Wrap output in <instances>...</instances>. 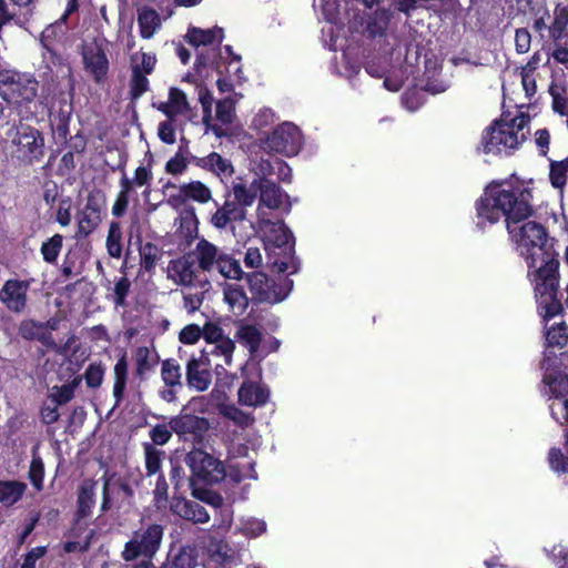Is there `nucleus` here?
Wrapping results in <instances>:
<instances>
[{"instance_id": "nucleus-48", "label": "nucleus", "mask_w": 568, "mask_h": 568, "mask_svg": "<svg viewBox=\"0 0 568 568\" xmlns=\"http://www.w3.org/2000/svg\"><path fill=\"white\" fill-rule=\"evenodd\" d=\"M156 64V57L153 53L136 52L131 57V70L138 69L139 72L152 73Z\"/></svg>"}, {"instance_id": "nucleus-26", "label": "nucleus", "mask_w": 568, "mask_h": 568, "mask_svg": "<svg viewBox=\"0 0 568 568\" xmlns=\"http://www.w3.org/2000/svg\"><path fill=\"white\" fill-rule=\"evenodd\" d=\"M159 110L171 120H174L178 115L186 114L190 110L186 94L180 89L171 88L168 102L162 103Z\"/></svg>"}, {"instance_id": "nucleus-19", "label": "nucleus", "mask_w": 568, "mask_h": 568, "mask_svg": "<svg viewBox=\"0 0 568 568\" xmlns=\"http://www.w3.org/2000/svg\"><path fill=\"white\" fill-rule=\"evenodd\" d=\"M19 334L28 341H38L47 347H55L49 326L33 320H24L19 325Z\"/></svg>"}, {"instance_id": "nucleus-41", "label": "nucleus", "mask_w": 568, "mask_h": 568, "mask_svg": "<svg viewBox=\"0 0 568 568\" xmlns=\"http://www.w3.org/2000/svg\"><path fill=\"white\" fill-rule=\"evenodd\" d=\"M63 244V236L54 234L52 237L42 243L40 252L47 263L53 264L60 254Z\"/></svg>"}, {"instance_id": "nucleus-9", "label": "nucleus", "mask_w": 568, "mask_h": 568, "mask_svg": "<svg viewBox=\"0 0 568 568\" xmlns=\"http://www.w3.org/2000/svg\"><path fill=\"white\" fill-rule=\"evenodd\" d=\"M255 227L261 234L266 250L280 248L290 255L294 247V239L284 222L277 217L256 220Z\"/></svg>"}, {"instance_id": "nucleus-17", "label": "nucleus", "mask_w": 568, "mask_h": 568, "mask_svg": "<svg viewBox=\"0 0 568 568\" xmlns=\"http://www.w3.org/2000/svg\"><path fill=\"white\" fill-rule=\"evenodd\" d=\"M247 210L235 199L225 201L211 217V223L215 229L223 230L229 223L242 222L246 220Z\"/></svg>"}, {"instance_id": "nucleus-57", "label": "nucleus", "mask_w": 568, "mask_h": 568, "mask_svg": "<svg viewBox=\"0 0 568 568\" xmlns=\"http://www.w3.org/2000/svg\"><path fill=\"white\" fill-rule=\"evenodd\" d=\"M223 415L241 427L251 426L254 422V418L250 414L242 412L235 406L225 407Z\"/></svg>"}, {"instance_id": "nucleus-37", "label": "nucleus", "mask_w": 568, "mask_h": 568, "mask_svg": "<svg viewBox=\"0 0 568 568\" xmlns=\"http://www.w3.org/2000/svg\"><path fill=\"white\" fill-rule=\"evenodd\" d=\"M80 382L81 379L77 377L68 384H63L61 386H53L51 388L49 398L57 405H63L69 403L73 398L74 392L80 385Z\"/></svg>"}, {"instance_id": "nucleus-31", "label": "nucleus", "mask_w": 568, "mask_h": 568, "mask_svg": "<svg viewBox=\"0 0 568 568\" xmlns=\"http://www.w3.org/2000/svg\"><path fill=\"white\" fill-rule=\"evenodd\" d=\"M27 490V484L19 480H0V504L12 506Z\"/></svg>"}, {"instance_id": "nucleus-16", "label": "nucleus", "mask_w": 568, "mask_h": 568, "mask_svg": "<svg viewBox=\"0 0 568 568\" xmlns=\"http://www.w3.org/2000/svg\"><path fill=\"white\" fill-rule=\"evenodd\" d=\"M246 282L253 297L258 302L277 303L283 300L278 296L271 280L262 272H252L246 275Z\"/></svg>"}, {"instance_id": "nucleus-15", "label": "nucleus", "mask_w": 568, "mask_h": 568, "mask_svg": "<svg viewBox=\"0 0 568 568\" xmlns=\"http://www.w3.org/2000/svg\"><path fill=\"white\" fill-rule=\"evenodd\" d=\"M212 199L211 190L200 181L183 183L178 187L175 194H171L169 203L172 205H181L192 200L199 203H207Z\"/></svg>"}, {"instance_id": "nucleus-23", "label": "nucleus", "mask_w": 568, "mask_h": 568, "mask_svg": "<svg viewBox=\"0 0 568 568\" xmlns=\"http://www.w3.org/2000/svg\"><path fill=\"white\" fill-rule=\"evenodd\" d=\"M260 176L254 178L251 182L240 180L232 185L234 199L246 210L258 201Z\"/></svg>"}, {"instance_id": "nucleus-4", "label": "nucleus", "mask_w": 568, "mask_h": 568, "mask_svg": "<svg viewBox=\"0 0 568 568\" xmlns=\"http://www.w3.org/2000/svg\"><path fill=\"white\" fill-rule=\"evenodd\" d=\"M12 160L22 165L38 163L44 156V138L36 128L19 123L10 124L3 139Z\"/></svg>"}, {"instance_id": "nucleus-1", "label": "nucleus", "mask_w": 568, "mask_h": 568, "mask_svg": "<svg viewBox=\"0 0 568 568\" xmlns=\"http://www.w3.org/2000/svg\"><path fill=\"white\" fill-rule=\"evenodd\" d=\"M531 192L525 187L491 184L477 201V226L485 229L501 217L507 231L526 260L532 278L536 298L544 317L549 320L562 308L557 300L559 261L545 227L535 221H527L532 213Z\"/></svg>"}, {"instance_id": "nucleus-12", "label": "nucleus", "mask_w": 568, "mask_h": 568, "mask_svg": "<svg viewBox=\"0 0 568 568\" xmlns=\"http://www.w3.org/2000/svg\"><path fill=\"white\" fill-rule=\"evenodd\" d=\"M81 57L85 73L95 83H103L108 79L110 70V61L103 43L98 40L84 43Z\"/></svg>"}, {"instance_id": "nucleus-38", "label": "nucleus", "mask_w": 568, "mask_h": 568, "mask_svg": "<svg viewBox=\"0 0 568 568\" xmlns=\"http://www.w3.org/2000/svg\"><path fill=\"white\" fill-rule=\"evenodd\" d=\"M236 337L248 348L250 353H255L260 346L262 334L253 325H242L236 332Z\"/></svg>"}, {"instance_id": "nucleus-51", "label": "nucleus", "mask_w": 568, "mask_h": 568, "mask_svg": "<svg viewBox=\"0 0 568 568\" xmlns=\"http://www.w3.org/2000/svg\"><path fill=\"white\" fill-rule=\"evenodd\" d=\"M29 479L37 490L43 487L44 464L39 455L33 453L32 460L28 471Z\"/></svg>"}, {"instance_id": "nucleus-14", "label": "nucleus", "mask_w": 568, "mask_h": 568, "mask_svg": "<svg viewBox=\"0 0 568 568\" xmlns=\"http://www.w3.org/2000/svg\"><path fill=\"white\" fill-rule=\"evenodd\" d=\"M29 282L8 280L0 290V302L13 313H22L27 306Z\"/></svg>"}, {"instance_id": "nucleus-45", "label": "nucleus", "mask_w": 568, "mask_h": 568, "mask_svg": "<svg viewBox=\"0 0 568 568\" xmlns=\"http://www.w3.org/2000/svg\"><path fill=\"white\" fill-rule=\"evenodd\" d=\"M265 530V521L253 517L242 518L240 520V526L236 528V531L250 538H256L264 534Z\"/></svg>"}, {"instance_id": "nucleus-24", "label": "nucleus", "mask_w": 568, "mask_h": 568, "mask_svg": "<svg viewBox=\"0 0 568 568\" xmlns=\"http://www.w3.org/2000/svg\"><path fill=\"white\" fill-rule=\"evenodd\" d=\"M173 509L181 518L195 524H205L210 520V515L206 509L194 500H178L173 505Z\"/></svg>"}, {"instance_id": "nucleus-10", "label": "nucleus", "mask_w": 568, "mask_h": 568, "mask_svg": "<svg viewBox=\"0 0 568 568\" xmlns=\"http://www.w3.org/2000/svg\"><path fill=\"white\" fill-rule=\"evenodd\" d=\"M185 463L190 467L193 477L206 484H216L224 479L225 468L219 459L201 449L191 450Z\"/></svg>"}, {"instance_id": "nucleus-27", "label": "nucleus", "mask_w": 568, "mask_h": 568, "mask_svg": "<svg viewBox=\"0 0 568 568\" xmlns=\"http://www.w3.org/2000/svg\"><path fill=\"white\" fill-rule=\"evenodd\" d=\"M224 38L223 29L214 27L211 29L190 28L186 39L194 47L220 44Z\"/></svg>"}, {"instance_id": "nucleus-29", "label": "nucleus", "mask_w": 568, "mask_h": 568, "mask_svg": "<svg viewBox=\"0 0 568 568\" xmlns=\"http://www.w3.org/2000/svg\"><path fill=\"white\" fill-rule=\"evenodd\" d=\"M138 24L140 36L143 39H151L161 28V18L156 10L143 7L138 10Z\"/></svg>"}, {"instance_id": "nucleus-7", "label": "nucleus", "mask_w": 568, "mask_h": 568, "mask_svg": "<svg viewBox=\"0 0 568 568\" xmlns=\"http://www.w3.org/2000/svg\"><path fill=\"white\" fill-rule=\"evenodd\" d=\"M290 212L288 194L274 181L260 176L258 202L255 211L256 220L275 217L274 212Z\"/></svg>"}, {"instance_id": "nucleus-43", "label": "nucleus", "mask_w": 568, "mask_h": 568, "mask_svg": "<svg viewBox=\"0 0 568 568\" xmlns=\"http://www.w3.org/2000/svg\"><path fill=\"white\" fill-rule=\"evenodd\" d=\"M122 232L119 223L112 222L109 226L106 237V250L111 257L119 258L122 254L121 245Z\"/></svg>"}, {"instance_id": "nucleus-18", "label": "nucleus", "mask_w": 568, "mask_h": 568, "mask_svg": "<svg viewBox=\"0 0 568 568\" xmlns=\"http://www.w3.org/2000/svg\"><path fill=\"white\" fill-rule=\"evenodd\" d=\"M187 385L197 390L204 392L211 384V373L203 359L191 358L186 365Z\"/></svg>"}, {"instance_id": "nucleus-2", "label": "nucleus", "mask_w": 568, "mask_h": 568, "mask_svg": "<svg viewBox=\"0 0 568 568\" xmlns=\"http://www.w3.org/2000/svg\"><path fill=\"white\" fill-rule=\"evenodd\" d=\"M529 116L521 113L509 121H495L481 134L478 150L485 154H509L527 138Z\"/></svg>"}, {"instance_id": "nucleus-61", "label": "nucleus", "mask_w": 568, "mask_h": 568, "mask_svg": "<svg viewBox=\"0 0 568 568\" xmlns=\"http://www.w3.org/2000/svg\"><path fill=\"white\" fill-rule=\"evenodd\" d=\"M84 378L89 387H99L103 379V369L99 365L91 364L84 373Z\"/></svg>"}, {"instance_id": "nucleus-47", "label": "nucleus", "mask_w": 568, "mask_h": 568, "mask_svg": "<svg viewBox=\"0 0 568 568\" xmlns=\"http://www.w3.org/2000/svg\"><path fill=\"white\" fill-rule=\"evenodd\" d=\"M235 116V101L231 98H225L216 102L215 118L222 124H230Z\"/></svg>"}, {"instance_id": "nucleus-54", "label": "nucleus", "mask_w": 568, "mask_h": 568, "mask_svg": "<svg viewBox=\"0 0 568 568\" xmlns=\"http://www.w3.org/2000/svg\"><path fill=\"white\" fill-rule=\"evenodd\" d=\"M196 566V558L189 550H181L171 560L165 562L162 568H194Z\"/></svg>"}, {"instance_id": "nucleus-13", "label": "nucleus", "mask_w": 568, "mask_h": 568, "mask_svg": "<svg viewBox=\"0 0 568 568\" xmlns=\"http://www.w3.org/2000/svg\"><path fill=\"white\" fill-rule=\"evenodd\" d=\"M171 429L184 439L199 440L209 429V422L192 414H180L170 419Z\"/></svg>"}, {"instance_id": "nucleus-11", "label": "nucleus", "mask_w": 568, "mask_h": 568, "mask_svg": "<svg viewBox=\"0 0 568 568\" xmlns=\"http://www.w3.org/2000/svg\"><path fill=\"white\" fill-rule=\"evenodd\" d=\"M301 146V131L291 122H284L278 125L264 141L265 150L282 153L286 156L297 154Z\"/></svg>"}, {"instance_id": "nucleus-53", "label": "nucleus", "mask_w": 568, "mask_h": 568, "mask_svg": "<svg viewBox=\"0 0 568 568\" xmlns=\"http://www.w3.org/2000/svg\"><path fill=\"white\" fill-rule=\"evenodd\" d=\"M199 100L203 108V124L206 126V131L212 130L216 135H220V129L211 123L212 94L206 90H201Z\"/></svg>"}, {"instance_id": "nucleus-28", "label": "nucleus", "mask_w": 568, "mask_h": 568, "mask_svg": "<svg viewBox=\"0 0 568 568\" xmlns=\"http://www.w3.org/2000/svg\"><path fill=\"white\" fill-rule=\"evenodd\" d=\"M544 395L552 402H561L568 398V377L561 374H546L544 377Z\"/></svg>"}, {"instance_id": "nucleus-21", "label": "nucleus", "mask_w": 568, "mask_h": 568, "mask_svg": "<svg viewBox=\"0 0 568 568\" xmlns=\"http://www.w3.org/2000/svg\"><path fill=\"white\" fill-rule=\"evenodd\" d=\"M194 163L196 166L210 171L221 179L229 178L234 172L231 161L222 158L216 152H212L203 158H195Z\"/></svg>"}, {"instance_id": "nucleus-8", "label": "nucleus", "mask_w": 568, "mask_h": 568, "mask_svg": "<svg viewBox=\"0 0 568 568\" xmlns=\"http://www.w3.org/2000/svg\"><path fill=\"white\" fill-rule=\"evenodd\" d=\"M166 276L176 285L199 287L202 291L211 287L210 280L201 274L194 260L189 255L171 260L166 267Z\"/></svg>"}, {"instance_id": "nucleus-3", "label": "nucleus", "mask_w": 568, "mask_h": 568, "mask_svg": "<svg viewBox=\"0 0 568 568\" xmlns=\"http://www.w3.org/2000/svg\"><path fill=\"white\" fill-rule=\"evenodd\" d=\"M189 257L209 280L216 274L229 280H241L244 275L240 262L232 254L204 237L196 241Z\"/></svg>"}, {"instance_id": "nucleus-56", "label": "nucleus", "mask_w": 568, "mask_h": 568, "mask_svg": "<svg viewBox=\"0 0 568 568\" xmlns=\"http://www.w3.org/2000/svg\"><path fill=\"white\" fill-rule=\"evenodd\" d=\"M172 432L173 429H171V425H165V424H158L155 426H153L151 429H150V438L152 439V445H159V446H163L165 445L172 437Z\"/></svg>"}, {"instance_id": "nucleus-40", "label": "nucleus", "mask_w": 568, "mask_h": 568, "mask_svg": "<svg viewBox=\"0 0 568 568\" xmlns=\"http://www.w3.org/2000/svg\"><path fill=\"white\" fill-rule=\"evenodd\" d=\"M207 551L212 558L222 562L233 559L235 555V550L226 541L216 538L210 540Z\"/></svg>"}, {"instance_id": "nucleus-5", "label": "nucleus", "mask_w": 568, "mask_h": 568, "mask_svg": "<svg viewBox=\"0 0 568 568\" xmlns=\"http://www.w3.org/2000/svg\"><path fill=\"white\" fill-rule=\"evenodd\" d=\"M39 82L28 72L0 71V97L9 104L22 105L32 102L38 94Z\"/></svg>"}, {"instance_id": "nucleus-46", "label": "nucleus", "mask_w": 568, "mask_h": 568, "mask_svg": "<svg viewBox=\"0 0 568 568\" xmlns=\"http://www.w3.org/2000/svg\"><path fill=\"white\" fill-rule=\"evenodd\" d=\"M102 216L81 211L78 214V235L85 237L91 234L101 223Z\"/></svg>"}, {"instance_id": "nucleus-33", "label": "nucleus", "mask_w": 568, "mask_h": 568, "mask_svg": "<svg viewBox=\"0 0 568 568\" xmlns=\"http://www.w3.org/2000/svg\"><path fill=\"white\" fill-rule=\"evenodd\" d=\"M390 12L385 9L376 10L366 22V32L369 37L383 36L388 27Z\"/></svg>"}, {"instance_id": "nucleus-35", "label": "nucleus", "mask_w": 568, "mask_h": 568, "mask_svg": "<svg viewBox=\"0 0 568 568\" xmlns=\"http://www.w3.org/2000/svg\"><path fill=\"white\" fill-rule=\"evenodd\" d=\"M95 486L97 483L93 480H84L80 488L78 495V504H79V513L82 516H87L91 508L93 507L95 500Z\"/></svg>"}, {"instance_id": "nucleus-63", "label": "nucleus", "mask_w": 568, "mask_h": 568, "mask_svg": "<svg viewBox=\"0 0 568 568\" xmlns=\"http://www.w3.org/2000/svg\"><path fill=\"white\" fill-rule=\"evenodd\" d=\"M187 168V162L181 154H175L173 158H171L165 165V171L169 174L173 175H180L182 174Z\"/></svg>"}, {"instance_id": "nucleus-30", "label": "nucleus", "mask_w": 568, "mask_h": 568, "mask_svg": "<svg viewBox=\"0 0 568 568\" xmlns=\"http://www.w3.org/2000/svg\"><path fill=\"white\" fill-rule=\"evenodd\" d=\"M549 37L555 43L568 37V7L557 4L554 9L552 21L548 26Z\"/></svg>"}, {"instance_id": "nucleus-59", "label": "nucleus", "mask_w": 568, "mask_h": 568, "mask_svg": "<svg viewBox=\"0 0 568 568\" xmlns=\"http://www.w3.org/2000/svg\"><path fill=\"white\" fill-rule=\"evenodd\" d=\"M550 94L552 97V108L555 112L565 115L568 113V99L562 94L557 87L550 88Z\"/></svg>"}, {"instance_id": "nucleus-22", "label": "nucleus", "mask_w": 568, "mask_h": 568, "mask_svg": "<svg viewBox=\"0 0 568 568\" xmlns=\"http://www.w3.org/2000/svg\"><path fill=\"white\" fill-rule=\"evenodd\" d=\"M268 396V389L254 382H244L239 389V402L250 407L264 405Z\"/></svg>"}, {"instance_id": "nucleus-58", "label": "nucleus", "mask_w": 568, "mask_h": 568, "mask_svg": "<svg viewBox=\"0 0 568 568\" xmlns=\"http://www.w3.org/2000/svg\"><path fill=\"white\" fill-rule=\"evenodd\" d=\"M548 460L551 469L556 473H568V458L560 449L551 448L548 453Z\"/></svg>"}, {"instance_id": "nucleus-39", "label": "nucleus", "mask_w": 568, "mask_h": 568, "mask_svg": "<svg viewBox=\"0 0 568 568\" xmlns=\"http://www.w3.org/2000/svg\"><path fill=\"white\" fill-rule=\"evenodd\" d=\"M234 351H235V343L230 337L222 338L221 342L212 344L210 347L205 348V353L207 355L221 357L223 359V363L227 366H230L232 364V357H233Z\"/></svg>"}, {"instance_id": "nucleus-64", "label": "nucleus", "mask_w": 568, "mask_h": 568, "mask_svg": "<svg viewBox=\"0 0 568 568\" xmlns=\"http://www.w3.org/2000/svg\"><path fill=\"white\" fill-rule=\"evenodd\" d=\"M172 121L169 119V121L161 122L158 128L159 138L166 144L175 143V130Z\"/></svg>"}, {"instance_id": "nucleus-32", "label": "nucleus", "mask_w": 568, "mask_h": 568, "mask_svg": "<svg viewBox=\"0 0 568 568\" xmlns=\"http://www.w3.org/2000/svg\"><path fill=\"white\" fill-rule=\"evenodd\" d=\"M113 375V396L115 398V405H118L123 399L128 382V361L125 354H122V356L118 359L116 364L114 365Z\"/></svg>"}, {"instance_id": "nucleus-20", "label": "nucleus", "mask_w": 568, "mask_h": 568, "mask_svg": "<svg viewBox=\"0 0 568 568\" xmlns=\"http://www.w3.org/2000/svg\"><path fill=\"white\" fill-rule=\"evenodd\" d=\"M67 21L62 19V17L53 24L48 26L41 33V44L44 49L43 59L57 65L60 63L61 58L55 53L53 48V40L59 36L63 34L62 24Z\"/></svg>"}, {"instance_id": "nucleus-49", "label": "nucleus", "mask_w": 568, "mask_h": 568, "mask_svg": "<svg viewBox=\"0 0 568 568\" xmlns=\"http://www.w3.org/2000/svg\"><path fill=\"white\" fill-rule=\"evenodd\" d=\"M161 376L169 387L181 385V368L174 361H164L161 368Z\"/></svg>"}, {"instance_id": "nucleus-25", "label": "nucleus", "mask_w": 568, "mask_h": 568, "mask_svg": "<svg viewBox=\"0 0 568 568\" xmlns=\"http://www.w3.org/2000/svg\"><path fill=\"white\" fill-rule=\"evenodd\" d=\"M223 297L234 315L241 316L247 310L248 297L242 286L230 283L224 284Z\"/></svg>"}, {"instance_id": "nucleus-36", "label": "nucleus", "mask_w": 568, "mask_h": 568, "mask_svg": "<svg viewBox=\"0 0 568 568\" xmlns=\"http://www.w3.org/2000/svg\"><path fill=\"white\" fill-rule=\"evenodd\" d=\"M143 450H144V457H145V469L146 475H160L161 473V466H162V459L164 456V452L161 449H158L155 446H153L151 443H144L143 444Z\"/></svg>"}, {"instance_id": "nucleus-34", "label": "nucleus", "mask_w": 568, "mask_h": 568, "mask_svg": "<svg viewBox=\"0 0 568 568\" xmlns=\"http://www.w3.org/2000/svg\"><path fill=\"white\" fill-rule=\"evenodd\" d=\"M139 253L140 265L144 271L149 273H151L155 268L159 260L162 256L161 248L151 242H146L143 245H141L139 248Z\"/></svg>"}, {"instance_id": "nucleus-62", "label": "nucleus", "mask_w": 568, "mask_h": 568, "mask_svg": "<svg viewBox=\"0 0 568 568\" xmlns=\"http://www.w3.org/2000/svg\"><path fill=\"white\" fill-rule=\"evenodd\" d=\"M202 334L203 331L200 328L199 325L190 324L181 331L179 337L180 341L184 344H194L200 339Z\"/></svg>"}, {"instance_id": "nucleus-50", "label": "nucleus", "mask_w": 568, "mask_h": 568, "mask_svg": "<svg viewBox=\"0 0 568 568\" xmlns=\"http://www.w3.org/2000/svg\"><path fill=\"white\" fill-rule=\"evenodd\" d=\"M148 74L139 72L136 68L131 70L130 95L132 99H139L149 90Z\"/></svg>"}, {"instance_id": "nucleus-55", "label": "nucleus", "mask_w": 568, "mask_h": 568, "mask_svg": "<svg viewBox=\"0 0 568 568\" xmlns=\"http://www.w3.org/2000/svg\"><path fill=\"white\" fill-rule=\"evenodd\" d=\"M192 495L196 499L206 503L215 508H222L224 506L223 497L210 489L193 488Z\"/></svg>"}, {"instance_id": "nucleus-60", "label": "nucleus", "mask_w": 568, "mask_h": 568, "mask_svg": "<svg viewBox=\"0 0 568 568\" xmlns=\"http://www.w3.org/2000/svg\"><path fill=\"white\" fill-rule=\"evenodd\" d=\"M203 335L207 343L206 347H210L212 344L219 343L222 338L227 337L223 329L215 324H206L203 328Z\"/></svg>"}, {"instance_id": "nucleus-44", "label": "nucleus", "mask_w": 568, "mask_h": 568, "mask_svg": "<svg viewBox=\"0 0 568 568\" xmlns=\"http://www.w3.org/2000/svg\"><path fill=\"white\" fill-rule=\"evenodd\" d=\"M134 361L136 366L135 374L138 376H143L155 364V359L152 357V352L146 346H140L135 349Z\"/></svg>"}, {"instance_id": "nucleus-52", "label": "nucleus", "mask_w": 568, "mask_h": 568, "mask_svg": "<svg viewBox=\"0 0 568 568\" xmlns=\"http://www.w3.org/2000/svg\"><path fill=\"white\" fill-rule=\"evenodd\" d=\"M546 341L549 346L564 347L568 342V326L562 323L551 326L546 333Z\"/></svg>"}, {"instance_id": "nucleus-6", "label": "nucleus", "mask_w": 568, "mask_h": 568, "mask_svg": "<svg viewBox=\"0 0 568 568\" xmlns=\"http://www.w3.org/2000/svg\"><path fill=\"white\" fill-rule=\"evenodd\" d=\"M163 535L164 527L160 524H149L141 527L125 542L121 557L125 561H132L139 557L151 560L161 547Z\"/></svg>"}, {"instance_id": "nucleus-42", "label": "nucleus", "mask_w": 568, "mask_h": 568, "mask_svg": "<svg viewBox=\"0 0 568 568\" xmlns=\"http://www.w3.org/2000/svg\"><path fill=\"white\" fill-rule=\"evenodd\" d=\"M568 178V158L558 161L551 162L550 171H549V180L554 187L562 190L567 183Z\"/></svg>"}]
</instances>
